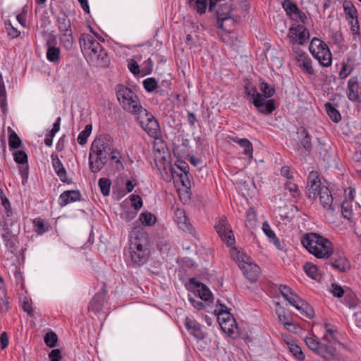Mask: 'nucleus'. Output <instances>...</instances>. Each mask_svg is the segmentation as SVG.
I'll list each match as a JSON object with an SVG mask.
<instances>
[{
	"mask_svg": "<svg viewBox=\"0 0 361 361\" xmlns=\"http://www.w3.org/2000/svg\"><path fill=\"white\" fill-rule=\"evenodd\" d=\"M359 82L357 76L351 77L348 82V98L352 102L359 101Z\"/></svg>",
	"mask_w": 361,
	"mask_h": 361,
	"instance_id": "obj_27",
	"label": "nucleus"
},
{
	"mask_svg": "<svg viewBox=\"0 0 361 361\" xmlns=\"http://www.w3.org/2000/svg\"><path fill=\"white\" fill-rule=\"evenodd\" d=\"M92 129V125L87 124L85 127V129L80 133V134L78 136L77 140L80 145H84L85 144L87 143V138L91 134Z\"/></svg>",
	"mask_w": 361,
	"mask_h": 361,
	"instance_id": "obj_52",
	"label": "nucleus"
},
{
	"mask_svg": "<svg viewBox=\"0 0 361 361\" xmlns=\"http://www.w3.org/2000/svg\"><path fill=\"white\" fill-rule=\"evenodd\" d=\"M279 290L283 297L290 303V301H291L292 299L294 298L296 299L295 297H298V295L293 291V290L286 285H282L281 284L279 286Z\"/></svg>",
	"mask_w": 361,
	"mask_h": 361,
	"instance_id": "obj_48",
	"label": "nucleus"
},
{
	"mask_svg": "<svg viewBox=\"0 0 361 361\" xmlns=\"http://www.w3.org/2000/svg\"><path fill=\"white\" fill-rule=\"evenodd\" d=\"M278 309L276 310V314L278 316L279 321L282 324L284 327L290 331H294L296 329V326L288 321V317L286 315V310L281 306L279 302H276Z\"/></svg>",
	"mask_w": 361,
	"mask_h": 361,
	"instance_id": "obj_28",
	"label": "nucleus"
},
{
	"mask_svg": "<svg viewBox=\"0 0 361 361\" xmlns=\"http://www.w3.org/2000/svg\"><path fill=\"white\" fill-rule=\"evenodd\" d=\"M343 8L345 14V19H355L358 16L357 10L353 3L350 0H344L343 2Z\"/></svg>",
	"mask_w": 361,
	"mask_h": 361,
	"instance_id": "obj_33",
	"label": "nucleus"
},
{
	"mask_svg": "<svg viewBox=\"0 0 361 361\" xmlns=\"http://www.w3.org/2000/svg\"><path fill=\"white\" fill-rule=\"evenodd\" d=\"M232 8L229 4L218 6L215 15L216 17V27L224 30V22L231 18Z\"/></svg>",
	"mask_w": 361,
	"mask_h": 361,
	"instance_id": "obj_20",
	"label": "nucleus"
},
{
	"mask_svg": "<svg viewBox=\"0 0 361 361\" xmlns=\"http://www.w3.org/2000/svg\"><path fill=\"white\" fill-rule=\"evenodd\" d=\"M241 269L245 277L249 281L253 283L257 281L260 274V268L258 265L253 263L243 264Z\"/></svg>",
	"mask_w": 361,
	"mask_h": 361,
	"instance_id": "obj_24",
	"label": "nucleus"
},
{
	"mask_svg": "<svg viewBox=\"0 0 361 361\" xmlns=\"http://www.w3.org/2000/svg\"><path fill=\"white\" fill-rule=\"evenodd\" d=\"M188 4L200 15L205 13L207 7V0H188Z\"/></svg>",
	"mask_w": 361,
	"mask_h": 361,
	"instance_id": "obj_37",
	"label": "nucleus"
},
{
	"mask_svg": "<svg viewBox=\"0 0 361 361\" xmlns=\"http://www.w3.org/2000/svg\"><path fill=\"white\" fill-rule=\"evenodd\" d=\"M14 161L21 166H19V172L22 178V183L25 185L28 178L29 166L28 157L27 153L23 150L16 151L13 154Z\"/></svg>",
	"mask_w": 361,
	"mask_h": 361,
	"instance_id": "obj_14",
	"label": "nucleus"
},
{
	"mask_svg": "<svg viewBox=\"0 0 361 361\" xmlns=\"http://www.w3.org/2000/svg\"><path fill=\"white\" fill-rule=\"evenodd\" d=\"M5 242L6 247L11 252L14 253L18 249L17 235L8 238H2Z\"/></svg>",
	"mask_w": 361,
	"mask_h": 361,
	"instance_id": "obj_55",
	"label": "nucleus"
},
{
	"mask_svg": "<svg viewBox=\"0 0 361 361\" xmlns=\"http://www.w3.org/2000/svg\"><path fill=\"white\" fill-rule=\"evenodd\" d=\"M298 134L302 137L297 145L296 150L298 154L306 157L310 155L312 149V137L307 130L303 127L299 128Z\"/></svg>",
	"mask_w": 361,
	"mask_h": 361,
	"instance_id": "obj_12",
	"label": "nucleus"
},
{
	"mask_svg": "<svg viewBox=\"0 0 361 361\" xmlns=\"http://www.w3.org/2000/svg\"><path fill=\"white\" fill-rule=\"evenodd\" d=\"M229 139L235 143H238L241 147L244 149V154L249 157L250 159H252L253 147L252 142L246 138H238L229 137Z\"/></svg>",
	"mask_w": 361,
	"mask_h": 361,
	"instance_id": "obj_32",
	"label": "nucleus"
},
{
	"mask_svg": "<svg viewBox=\"0 0 361 361\" xmlns=\"http://www.w3.org/2000/svg\"><path fill=\"white\" fill-rule=\"evenodd\" d=\"M0 225L2 227V238L16 236L20 231V226L18 222L13 221L10 217L4 218Z\"/></svg>",
	"mask_w": 361,
	"mask_h": 361,
	"instance_id": "obj_18",
	"label": "nucleus"
},
{
	"mask_svg": "<svg viewBox=\"0 0 361 361\" xmlns=\"http://www.w3.org/2000/svg\"><path fill=\"white\" fill-rule=\"evenodd\" d=\"M55 18L59 32L71 30V22L64 11H60L59 14L55 16Z\"/></svg>",
	"mask_w": 361,
	"mask_h": 361,
	"instance_id": "obj_30",
	"label": "nucleus"
},
{
	"mask_svg": "<svg viewBox=\"0 0 361 361\" xmlns=\"http://www.w3.org/2000/svg\"><path fill=\"white\" fill-rule=\"evenodd\" d=\"M107 293L106 285L104 283L101 290L97 293L90 300L88 310L95 314L100 313L103 310L105 302H107Z\"/></svg>",
	"mask_w": 361,
	"mask_h": 361,
	"instance_id": "obj_13",
	"label": "nucleus"
},
{
	"mask_svg": "<svg viewBox=\"0 0 361 361\" xmlns=\"http://www.w3.org/2000/svg\"><path fill=\"white\" fill-rule=\"evenodd\" d=\"M129 71L135 75L142 74V69L140 70V66L134 59H130L128 64Z\"/></svg>",
	"mask_w": 361,
	"mask_h": 361,
	"instance_id": "obj_64",
	"label": "nucleus"
},
{
	"mask_svg": "<svg viewBox=\"0 0 361 361\" xmlns=\"http://www.w3.org/2000/svg\"><path fill=\"white\" fill-rule=\"evenodd\" d=\"M139 220L142 224L147 226H152L157 221L156 216L149 212H143L140 214Z\"/></svg>",
	"mask_w": 361,
	"mask_h": 361,
	"instance_id": "obj_44",
	"label": "nucleus"
},
{
	"mask_svg": "<svg viewBox=\"0 0 361 361\" xmlns=\"http://www.w3.org/2000/svg\"><path fill=\"white\" fill-rule=\"evenodd\" d=\"M257 223L256 212L253 207H250L246 212L245 226L247 229L252 230L256 228Z\"/></svg>",
	"mask_w": 361,
	"mask_h": 361,
	"instance_id": "obj_35",
	"label": "nucleus"
},
{
	"mask_svg": "<svg viewBox=\"0 0 361 361\" xmlns=\"http://www.w3.org/2000/svg\"><path fill=\"white\" fill-rule=\"evenodd\" d=\"M341 213L343 218L351 221L353 216V210L348 205V201L347 199L344 200L341 204Z\"/></svg>",
	"mask_w": 361,
	"mask_h": 361,
	"instance_id": "obj_56",
	"label": "nucleus"
},
{
	"mask_svg": "<svg viewBox=\"0 0 361 361\" xmlns=\"http://www.w3.org/2000/svg\"><path fill=\"white\" fill-rule=\"evenodd\" d=\"M106 155H94L92 152L89 154V165L90 169L93 173H97L102 169L108 161Z\"/></svg>",
	"mask_w": 361,
	"mask_h": 361,
	"instance_id": "obj_23",
	"label": "nucleus"
},
{
	"mask_svg": "<svg viewBox=\"0 0 361 361\" xmlns=\"http://www.w3.org/2000/svg\"><path fill=\"white\" fill-rule=\"evenodd\" d=\"M130 246L136 247H149V235L141 226H135L130 233Z\"/></svg>",
	"mask_w": 361,
	"mask_h": 361,
	"instance_id": "obj_10",
	"label": "nucleus"
},
{
	"mask_svg": "<svg viewBox=\"0 0 361 361\" xmlns=\"http://www.w3.org/2000/svg\"><path fill=\"white\" fill-rule=\"evenodd\" d=\"M61 50L57 47H49L47 49V59L49 61L56 63L60 59Z\"/></svg>",
	"mask_w": 361,
	"mask_h": 361,
	"instance_id": "obj_41",
	"label": "nucleus"
},
{
	"mask_svg": "<svg viewBox=\"0 0 361 361\" xmlns=\"http://www.w3.org/2000/svg\"><path fill=\"white\" fill-rule=\"evenodd\" d=\"M141 128L152 138L157 139L161 134V129L157 119L147 109L142 107L135 114Z\"/></svg>",
	"mask_w": 361,
	"mask_h": 361,
	"instance_id": "obj_5",
	"label": "nucleus"
},
{
	"mask_svg": "<svg viewBox=\"0 0 361 361\" xmlns=\"http://www.w3.org/2000/svg\"><path fill=\"white\" fill-rule=\"evenodd\" d=\"M289 18L295 22L302 23L303 24H305L307 20V18L305 13L300 9H298V11L295 12V14L291 15V16Z\"/></svg>",
	"mask_w": 361,
	"mask_h": 361,
	"instance_id": "obj_61",
	"label": "nucleus"
},
{
	"mask_svg": "<svg viewBox=\"0 0 361 361\" xmlns=\"http://www.w3.org/2000/svg\"><path fill=\"white\" fill-rule=\"evenodd\" d=\"M184 324L189 334L197 340L202 341L206 338V334L202 331L201 324L196 320L186 317Z\"/></svg>",
	"mask_w": 361,
	"mask_h": 361,
	"instance_id": "obj_19",
	"label": "nucleus"
},
{
	"mask_svg": "<svg viewBox=\"0 0 361 361\" xmlns=\"http://www.w3.org/2000/svg\"><path fill=\"white\" fill-rule=\"evenodd\" d=\"M282 6L286 11V15L289 17H290L291 15L295 14V12L300 9L297 4L292 0H283Z\"/></svg>",
	"mask_w": 361,
	"mask_h": 361,
	"instance_id": "obj_45",
	"label": "nucleus"
},
{
	"mask_svg": "<svg viewBox=\"0 0 361 361\" xmlns=\"http://www.w3.org/2000/svg\"><path fill=\"white\" fill-rule=\"evenodd\" d=\"M93 37L90 34H82L80 37V45L82 51L87 53L90 51Z\"/></svg>",
	"mask_w": 361,
	"mask_h": 361,
	"instance_id": "obj_46",
	"label": "nucleus"
},
{
	"mask_svg": "<svg viewBox=\"0 0 361 361\" xmlns=\"http://www.w3.org/2000/svg\"><path fill=\"white\" fill-rule=\"evenodd\" d=\"M309 50L313 56H318L319 51H324L326 55L329 54V49L326 44L317 37H314L310 42Z\"/></svg>",
	"mask_w": 361,
	"mask_h": 361,
	"instance_id": "obj_26",
	"label": "nucleus"
},
{
	"mask_svg": "<svg viewBox=\"0 0 361 361\" xmlns=\"http://www.w3.org/2000/svg\"><path fill=\"white\" fill-rule=\"evenodd\" d=\"M10 310V303L7 296V290L4 279L0 276V312L5 314Z\"/></svg>",
	"mask_w": 361,
	"mask_h": 361,
	"instance_id": "obj_29",
	"label": "nucleus"
},
{
	"mask_svg": "<svg viewBox=\"0 0 361 361\" xmlns=\"http://www.w3.org/2000/svg\"><path fill=\"white\" fill-rule=\"evenodd\" d=\"M133 267H141L145 264L149 257V247H136L130 246Z\"/></svg>",
	"mask_w": 361,
	"mask_h": 361,
	"instance_id": "obj_15",
	"label": "nucleus"
},
{
	"mask_svg": "<svg viewBox=\"0 0 361 361\" xmlns=\"http://www.w3.org/2000/svg\"><path fill=\"white\" fill-rule=\"evenodd\" d=\"M262 231L264 234L269 238V242L273 243L274 246L280 250H283V246L279 238L275 234L274 231L271 230L269 224L267 221L262 224Z\"/></svg>",
	"mask_w": 361,
	"mask_h": 361,
	"instance_id": "obj_31",
	"label": "nucleus"
},
{
	"mask_svg": "<svg viewBox=\"0 0 361 361\" xmlns=\"http://www.w3.org/2000/svg\"><path fill=\"white\" fill-rule=\"evenodd\" d=\"M259 89L262 92V95L264 99L271 97L276 92L274 87H271L267 82L262 80L259 83Z\"/></svg>",
	"mask_w": 361,
	"mask_h": 361,
	"instance_id": "obj_42",
	"label": "nucleus"
},
{
	"mask_svg": "<svg viewBox=\"0 0 361 361\" xmlns=\"http://www.w3.org/2000/svg\"><path fill=\"white\" fill-rule=\"evenodd\" d=\"M244 91L247 98L249 97H252L253 105L261 114L268 115L276 110L275 101L274 99L266 101L262 95L257 92L256 87L249 80H245Z\"/></svg>",
	"mask_w": 361,
	"mask_h": 361,
	"instance_id": "obj_3",
	"label": "nucleus"
},
{
	"mask_svg": "<svg viewBox=\"0 0 361 361\" xmlns=\"http://www.w3.org/2000/svg\"><path fill=\"white\" fill-rule=\"evenodd\" d=\"M142 85L147 92H152L158 87L157 82L154 78H148L144 80Z\"/></svg>",
	"mask_w": 361,
	"mask_h": 361,
	"instance_id": "obj_57",
	"label": "nucleus"
},
{
	"mask_svg": "<svg viewBox=\"0 0 361 361\" xmlns=\"http://www.w3.org/2000/svg\"><path fill=\"white\" fill-rule=\"evenodd\" d=\"M5 28L8 35L13 39L17 38L20 35V32L12 25L9 20L5 21Z\"/></svg>",
	"mask_w": 361,
	"mask_h": 361,
	"instance_id": "obj_59",
	"label": "nucleus"
},
{
	"mask_svg": "<svg viewBox=\"0 0 361 361\" xmlns=\"http://www.w3.org/2000/svg\"><path fill=\"white\" fill-rule=\"evenodd\" d=\"M303 269L306 274L312 279L317 280L318 274V267L311 262H305L303 266Z\"/></svg>",
	"mask_w": 361,
	"mask_h": 361,
	"instance_id": "obj_43",
	"label": "nucleus"
},
{
	"mask_svg": "<svg viewBox=\"0 0 361 361\" xmlns=\"http://www.w3.org/2000/svg\"><path fill=\"white\" fill-rule=\"evenodd\" d=\"M289 351L292 355L299 361H303L305 358V355L302 352L301 348L293 341L287 342Z\"/></svg>",
	"mask_w": 361,
	"mask_h": 361,
	"instance_id": "obj_40",
	"label": "nucleus"
},
{
	"mask_svg": "<svg viewBox=\"0 0 361 361\" xmlns=\"http://www.w3.org/2000/svg\"><path fill=\"white\" fill-rule=\"evenodd\" d=\"M115 90L117 99L124 110L135 114L142 107L137 95L128 87L118 84Z\"/></svg>",
	"mask_w": 361,
	"mask_h": 361,
	"instance_id": "obj_4",
	"label": "nucleus"
},
{
	"mask_svg": "<svg viewBox=\"0 0 361 361\" xmlns=\"http://www.w3.org/2000/svg\"><path fill=\"white\" fill-rule=\"evenodd\" d=\"M314 59L318 60L319 64L324 67H329L331 65L332 58L331 54L329 51V54H324V51H319L318 56H313Z\"/></svg>",
	"mask_w": 361,
	"mask_h": 361,
	"instance_id": "obj_51",
	"label": "nucleus"
},
{
	"mask_svg": "<svg viewBox=\"0 0 361 361\" xmlns=\"http://www.w3.org/2000/svg\"><path fill=\"white\" fill-rule=\"evenodd\" d=\"M81 199V193L78 190H66L62 192L59 196V205L61 207L78 201Z\"/></svg>",
	"mask_w": 361,
	"mask_h": 361,
	"instance_id": "obj_25",
	"label": "nucleus"
},
{
	"mask_svg": "<svg viewBox=\"0 0 361 361\" xmlns=\"http://www.w3.org/2000/svg\"><path fill=\"white\" fill-rule=\"evenodd\" d=\"M61 32V35L59 37L61 44L66 50H71L73 46V36L72 30Z\"/></svg>",
	"mask_w": 361,
	"mask_h": 361,
	"instance_id": "obj_34",
	"label": "nucleus"
},
{
	"mask_svg": "<svg viewBox=\"0 0 361 361\" xmlns=\"http://www.w3.org/2000/svg\"><path fill=\"white\" fill-rule=\"evenodd\" d=\"M288 37L291 44L304 45L310 38V32L304 25L294 23L288 30Z\"/></svg>",
	"mask_w": 361,
	"mask_h": 361,
	"instance_id": "obj_6",
	"label": "nucleus"
},
{
	"mask_svg": "<svg viewBox=\"0 0 361 361\" xmlns=\"http://www.w3.org/2000/svg\"><path fill=\"white\" fill-rule=\"evenodd\" d=\"M112 142L108 135H99L92 143L90 152L94 155H108L112 148Z\"/></svg>",
	"mask_w": 361,
	"mask_h": 361,
	"instance_id": "obj_8",
	"label": "nucleus"
},
{
	"mask_svg": "<svg viewBox=\"0 0 361 361\" xmlns=\"http://www.w3.org/2000/svg\"><path fill=\"white\" fill-rule=\"evenodd\" d=\"M328 264L334 269L343 273L348 272L350 269V262L343 253L333 252Z\"/></svg>",
	"mask_w": 361,
	"mask_h": 361,
	"instance_id": "obj_16",
	"label": "nucleus"
},
{
	"mask_svg": "<svg viewBox=\"0 0 361 361\" xmlns=\"http://www.w3.org/2000/svg\"><path fill=\"white\" fill-rule=\"evenodd\" d=\"M215 230L219 237L228 246L235 244V240L231 226L225 216L221 217L215 225Z\"/></svg>",
	"mask_w": 361,
	"mask_h": 361,
	"instance_id": "obj_7",
	"label": "nucleus"
},
{
	"mask_svg": "<svg viewBox=\"0 0 361 361\" xmlns=\"http://www.w3.org/2000/svg\"><path fill=\"white\" fill-rule=\"evenodd\" d=\"M348 21L350 25V31L354 35V39H355L356 37H360L361 34L360 32V23L358 20V16H357L356 18L353 20L349 19L348 20Z\"/></svg>",
	"mask_w": 361,
	"mask_h": 361,
	"instance_id": "obj_58",
	"label": "nucleus"
},
{
	"mask_svg": "<svg viewBox=\"0 0 361 361\" xmlns=\"http://www.w3.org/2000/svg\"><path fill=\"white\" fill-rule=\"evenodd\" d=\"M35 231L38 234H42L49 231L50 224L44 219L40 217L36 218L33 220Z\"/></svg>",
	"mask_w": 361,
	"mask_h": 361,
	"instance_id": "obj_38",
	"label": "nucleus"
},
{
	"mask_svg": "<svg viewBox=\"0 0 361 361\" xmlns=\"http://www.w3.org/2000/svg\"><path fill=\"white\" fill-rule=\"evenodd\" d=\"M327 115L334 123H338L341 120V115L336 108L329 102L324 104Z\"/></svg>",
	"mask_w": 361,
	"mask_h": 361,
	"instance_id": "obj_36",
	"label": "nucleus"
},
{
	"mask_svg": "<svg viewBox=\"0 0 361 361\" xmlns=\"http://www.w3.org/2000/svg\"><path fill=\"white\" fill-rule=\"evenodd\" d=\"M307 346L313 351L315 354L318 355L322 342L319 341L317 338L312 337H307L305 340Z\"/></svg>",
	"mask_w": 361,
	"mask_h": 361,
	"instance_id": "obj_49",
	"label": "nucleus"
},
{
	"mask_svg": "<svg viewBox=\"0 0 361 361\" xmlns=\"http://www.w3.org/2000/svg\"><path fill=\"white\" fill-rule=\"evenodd\" d=\"M295 59L298 66L303 73L310 75L315 74V71L312 66V59L307 53L300 51L297 55Z\"/></svg>",
	"mask_w": 361,
	"mask_h": 361,
	"instance_id": "obj_22",
	"label": "nucleus"
},
{
	"mask_svg": "<svg viewBox=\"0 0 361 361\" xmlns=\"http://www.w3.org/2000/svg\"><path fill=\"white\" fill-rule=\"evenodd\" d=\"M306 195L309 199H319L323 208L334 212L336 203H334V197L331 191L326 185H322L319 174L317 171H312L307 177Z\"/></svg>",
	"mask_w": 361,
	"mask_h": 361,
	"instance_id": "obj_1",
	"label": "nucleus"
},
{
	"mask_svg": "<svg viewBox=\"0 0 361 361\" xmlns=\"http://www.w3.org/2000/svg\"><path fill=\"white\" fill-rule=\"evenodd\" d=\"M130 200L131 201L132 207H134L135 211H138L142 207V200L141 197L138 195H131L130 196Z\"/></svg>",
	"mask_w": 361,
	"mask_h": 361,
	"instance_id": "obj_63",
	"label": "nucleus"
},
{
	"mask_svg": "<svg viewBox=\"0 0 361 361\" xmlns=\"http://www.w3.org/2000/svg\"><path fill=\"white\" fill-rule=\"evenodd\" d=\"M296 299L291 298L290 304L295 307L300 311V314L308 319H312L314 317V311L313 307L306 301L298 297H295Z\"/></svg>",
	"mask_w": 361,
	"mask_h": 361,
	"instance_id": "obj_21",
	"label": "nucleus"
},
{
	"mask_svg": "<svg viewBox=\"0 0 361 361\" xmlns=\"http://www.w3.org/2000/svg\"><path fill=\"white\" fill-rule=\"evenodd\" d=\"M174 220L180 229L192 234L194 228L189 221L185 212L183 209L177 208L174 212Z\"/></svg>",
	"mask_w": 361,
	"mask_h": 361,
	"instance_id": "obj_17",
	"label": "nucleus"
},
{
	"mask_svg": "<svg viewBox=\"0 0 361 361\" xmlns=\"http://www.w3.org/2000/svg\"><path fill=\"white\" fill-rule=\"evenodd\" d=\"M97 61V64L103 68H106L110 63V59L107 52L103 48L102 51L98 54L97 56L94 59Z\"/></svg>",
	"mask_w": 361,
	"mask_h": 361,
	"instance_id": "obj_50",
	"label": "nucleus"
},
{
	"mask_svg": "<svg viewBox=\"0 0 361 361\" xmlns=\"http://www.w3.org/2000/svg\"><path fill=\"white\" fill-rule=\"evenodd\" d=\"M198 296L202 300L213 302L214 297L209 288L204 284L201 288L197 289Z\"/></svg>",
	"mask_w": 361,
	"mask_h": 361,
	"instance_id": "obj_47",
	"label": "nucleus"
},
{
	"mask_svg": "<svg viewBox=\"0 0 361 361\" xmlns=\"http://www.w3.org/2000/svg\"><path fill=\"white\" fill-rule=\"evenodd\" d=\"M10 132L8 136V146L10 149H18L22 146V141L19 136L11 128H8Z\"/></svg>",
	"mask_w": 361,
	"mask_h": 361,
	"instance_id": "obj_39",
	"label": "nucleus"
},
{
	"mask_svg": "<svg viewBox=\"0 0 361 361\" xmlns=\"http://www.w3.org/2000/svg\"><path fill=\"white\" fill-rule=\"evenodd\" d=\"M177 169L180 171V172L177 171L174 166H170V172L171 173L172 178L174 180L179 179L182 185L189 188L190 187V182L188 178V173H189V166L188 164L183 160L178 159L175 163Z\"/></svg>",
	"mask_w": 361,
	"mask_h": 361,
	"instance_id": "obj_9",
	"label": "nucleus"
},
{
	"mask_svg": "<svg viewBox=\"0 0 361 361\" xmlns=\"http://www.w3.org/2000/svg\"><path fill=\"white\" fill-rule=\"evenodd\" d=\"M285 188L286 190L291 192L294 198L298 199L300 197L301 192L298 190V187L296 184L290 181H287V183L285 184Z\"/></svg>",
	"mask_w": 361,
	"mask_h": 361,
	"instance_id": "obj_60",
	"label": "nucleus"
},
{
	"mask_svg": "<svg viewBox=\"0 0 361 361\" xmlns=\"http://www.w3.org/2000/svg\"><path fill=\"white\" fill-rule=\"evenodd\" d=\"M301 243L312 255L318 259H329L333 255V244L327 238L316 233L305 234Z\"/></svg>",
	"mask_w": 361,
	"mask_h": 361,
	"instance_id": "obj_2",
	"label": "nucleus"
},
{
	"mask_svg": "<svg viewBox=\"0 0 361 361\" xmlns=\"http://www.w3.org/2000/svg\"><path fill=\"white\" fill-rule=\"evenodd\" d=\"M111 182L110 179L106 178H101L99 180L98 185L101 192L104 196H108L110 194V188Z\"/></svg>",
	"mask_w": 361,
	"mask_h": 361,
	"instance_id": "obj_53",
	"label": "nucleus"
},
{
	"mask_svg": "<svg viewBox=\"0 0 361 361\" xmlns=\"http://www.w3.org/2000/svg\"><path fill=\"white\" fill-rule=\"evenodd\" d=\"M153 71V61L149 58L145 61L142 64V75H147L152 73Z\"/></svg>",
	"mask_w": 361,
	"mask_h": 361,
	"instance_id": "obj_62",
	"label": "nucleus"
},
{
	"mask_svg": "<svg viewBox=\"0 0 361 361\" xmlns=\"http://www.w3.org/2000/svg\"><path fill=\"white\" fill-rule=\"evenodd\" d=\"M44 341L45 344L49 348H54L58 342V337L56 333L51 331L47 332L44 337Z\"/></svg>",
	"mask_w": 361,
	"mask_h": 361,
	"instance_id": "obj_54",
	"label": "nucleus"
},
{
	"mask_svg": "<svg viewBox=\"0 0 361 361\" xmlns=\"http://www.w3.org/2000/svg\"><path fill=\"white\" fill-rule=\"evenodd\" d=\"M322 345L318 355L326 360H340V354L334 346L335 343L330 341L327 334H325L322 338Z\"/></svg>",
	"mask_w": 361,
	"mask_h": 361,
	"instance_id": "obj_11",
	"label": "nucleus"
}]
</instances>
